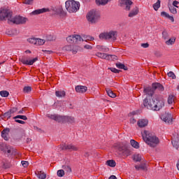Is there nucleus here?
I'll return each mask as SVG.
<instances>
[{
	"mask_svg": "<svg viewBox=\"0 0 179 179\" xmlns=\"http://www.w3.org/2000/svg\"><path fill=\"white\" fill-rule=\"evenodd\" d=\"M143 106L148 110H152L153 111H160L164 107V99L161 96H157L149 101L148 98L143 100Z\"/></svg>",
	"mask_w": 179,
	"mask_h": 179,
	"instance_id": "1",
	"label": "nucleus"
},
{
	"mask_svg": "<svg viewBox=\"0 0 179 179\" xmlns=\"http://www.w3.org/2000/svg\"><path fill=\"white\" fill-rule=\"evenodd\" d=\"M143 139L147 145L151 148H156L159 145V138H157L155 134L150 133L148 131H144L142 134Z\"/></svg>",
	"mask_w": 179,
	"mask_h": 179,
	"instance_id": "2",
	"label": "nucleus"
},
{
	"mask_svg": "<svg viewBox=\"0 0 179 179\" xmlns=\"http://www.w3.org/2000/svg\"><path fill=\"white\" fill-rule=\"evenodd\" d=\"M66 9L69 13H76L77 10H79L80 3L79 1L74 0H68L65 3Z\"/></svg>",
	"mask_w": 179,
	"mask_h": 179,
	"instance_id": "3",
	"label": "nucleus"
},
{
	"mask_svg": "<svg viewBox=\"0 0 179 179\" xmlns=\"http://www.w3.org/2000/svg\"><path fill=\"white\" fill-rule=\"evenodd\" d=\"M46 117L50 120H54L57 122H73V117L69 116H62L57 114H47Z\"/></svg>",
	"mask_w": 179,
	"mask_h": 179,
	"instance_id": "4",
	"label": "nucleus"
},
{
	"mask_svg": "<svg viewBox=\"0 0 179 179\" xmlns=\"http://www.w3.org/2000/svg\"><path fill=\"white\" fill-rule=\"evenodd\" d=\"M87 20L94 24V23H97L99 20H100V13H98L96 10H92L87 14Z\"/></svg>",
	"mask_w": 179,
	"mask_h": 179,
	"instance_id": "5",
	"label": "nucleus"
},
{
	"mask_svg": "<svg viewBox=\"0 0 179 179\" xmlns=\"http://www.w3.org/2000/svg\"><path fill=\"white\" fill-rule=\"evenodd\" d=\"M100 40H108L110 41H115L117 40V31H110L99 34Z\"/></svg>",
	"mask_w": 179,
	"mask_h": 179,
	"instance_id": "6",
	"label": "nucleus"
},
{
	"mask_svg": "<svg viewBox=\"0 0 179 179\" xmlns=\"http://www.w3.org/2000/svg\"><path fill=\"white\" fill-rule=\"evenodd\" d=\"M67 43H69L70 44H79L80 41H83V39L82 36L80 35H70L66 38Z\"/></svg>",
	"mask_w": 179,
	"mask_h": 179,
	"instance_id": "7",
	"label": "nucleus"
},
{
	"mask_svg": "<svg viewBox=\"0 0 179 179\" xmlns=\"http://www.w3.org/2000/svg\"><path fill=\"white\" fill-rule=\"evenodd\" d=\"M96 56L98 57V58H101V59H107V61H115L117 59V56L114 55H109L100 52H96Z\"/></svg>",
	"mask_w": 179,
	"mask_h": 179,
	"instance_id": "8",
	"label": "nucleus"
},
{
	"mask_svg": "<svg viewBox=\"0 0 179 179\" xmlns=\"http://www.w3.org/2000/svg\"><path fill=\"white\" fill-rule=\"evenodd\" d=\"M27 21V18L22 16H15L14 18L10 17L9 22H11L14 24H24Z\"/></svg>",
	"mask_w": 179,
	"mask_h": 179,
	"instance_id": "9",
	"label": "nucleus"
},
{
	"mask_svg": "<svg viewBox=\"0 0 179 179\" xmlns=\"http://www.w3.org/2000/svg\"><path fill=\"white\" fill-rule=\"evenodd\" d=\"M0 150L3 153H6L8 156L13 155V148L6 144H0Z\"/></svg>",
	"mask_w": 179,
	"mask_h": 179,
	"instance_id": "10",
	"label": "nucleus"
},
{
	"mask_svg": "<svg viewBox=\"0 0 179 179\" xmlns=\"http://www.w3.org/2000/svg\"><path fill=\"white\" fill-rule=\"evenodd\" d=\"M10 17H12V12L9 10L2 9L0 10V20H3L7 18L8 22L10 20Z\"/></svg>",
	"mask_w": 179,
	"mask_h": 179,
	"instance_id": "11",
	"label": "nucleus"
},
{
	"mask_svg": "<svg viewBox=\"0 0 179 179\" xmlns=\"http://www.w3.org/2000/svg\"><path fill=\"white\" fill-rule=\"evenodd\" d=\"M61 149L62 150H70L71 152L74 151V152H77V150H79V148L73 145V144H66L64 143L62 145H61Z\"/></svg>",
	"mask_w": 179,
	"mask_h": 179,
	"instance_id": "12",
	"label": "nucleus"
},
{
	"mask_svg": "<svg viewBox=\"0 0 179 179\" xmlns=\"http://www.w3.org/2000/svg\"><path fill=\"white\" fill-rule=\"evenodd\" d=\"M161 120L166 124H173V115H171V113H165L161 116Z\"/></svg>",
	"mask_w": 179,
	"mask_h": 179,
	"instance_id": "13",
	"label": "nucleus"
},
{
	"mask_svg": "<svg viewBox=\"0 0 179 179\" xmlns=\"http://www.w3.org/2000/svg\"><path fill=\"white\" fill-rule=\"evenodd\" d=\"M20 62H22V64H23V65H33V64H34V62H37V61H38V57H35L32 59H26V57H22L21 58H20Z\"/></svg>",
	"mask_w": 179,
	"mask_h": 179,
	"instance_id": "14",
	"label": "nucleus"
},
{
	"mask_svg": "<svg viewBox=\"0 0 179 179\" xmlns=\"http://www.w3.org/2000/svg\"><path fill=\"white\" fill-rule=\"evenodd\" d=\"M120 3L121 6H125V10H131V6L134 2L131 0H120Z\"/></svg>",
	"mask_w": 179,
	"mask_h": 179,
	"instance_id": "15",
	"label": "nucleus"
},
{
	"mask_svg": "<svg viewBox=\"0 0 179 179\" xmlns=\"http://www.w3.org/2000/svg\"><path fill=\"white\" fill-rule=\"evenodd\" d=\"M172 145L176 149H178L179 147V134L176 133L172 138Z\"/></svg>",
	"mask_w": 179,
	"mask_h": 179,
	"instance_id": "16",
	"label": "nucleus"
},
{
	"mask_svg": "<svg viewBox=\"0 0 179 179\" xmlns=\"http://www.w3.org/2000/svg\"><path fill=\"white\" fill-rule=\"evenodd\" d=\"M10 132V129L6 128L1 131V138L4 141H9V133Z\"/></svg>",
	"mask_w": 179,
	"mask_h": 179,
	"instance_id": "17",
	"label": "nucleus"
},
{
	"mask_svg": "<svg viewBox=\"0 0 179 179\" xmlns=\"http://www.w3.org/2000/svg\"><path fill=\"white\" fill-rule=\"evenodd\" d=\"M45 12H50V8H41L34 10L31 15H41V13H45Z\"/></svg>",
	"mask_w": 179,
	"mask_h": 179,
	"instance_id": "18",
	"label": "nucleus"
},
{
	"mask_svg": "<svg viewBox=\"0 0 179 179\" xmlns=\"http://www.w3.org/2000/svg\"><path fill=\"white\" fill-rule=\"evenodd\" d=\"M76 92H77V93H86V92H87V87L83 85H77L76 87Z\"/></svg>",
	"mask_w": 179,
	"mask_h": 179,
	"instance_id": "19",
	"label": "nucleus"
},
{
	"mask_svg": "<svg viewBox=\"0 0 179 179\" xmlns=\"http://www.w3.org/2000/svg\"><path fill=\"white\" fill-rule=\"evenodd\" d=\"M140 128H143L149 124V121L147 119H141L137 122Z\"/></svg>",
	"mask_w": 179,
	"mask_h": 179,
	"instance_id": "20",
	"label": "nucleus"
},
{
	"mask_svg": "<svg viewBox=\"0 0 179 179\" xmlns=\"http://www.w3.org/2000/svg\"><path fill=\"white\" fill-rule=\"evenodd\" d=\"M152 89L155 90H159V92H163L164 90V87L159 83H155L152 84Z\"/></svg>",
	"mask_w": 179,
	"mask_h": 179,
	"instance_id": "21",
	"label": "nucleus"
},
{
	"mask_svg": "<svg viewBox=\"0 0 179 179\" xmlns=\"http://www.w3.org/2000/svg\"><path fill=\"white\" fill-rule=\"evenodd\" d=\"M144 92L145 93V94H148V96H150V97H152V96H153V94H155V89H153V87H147L144 89Z\"/></svg>",
	"mask_w": 179,
	"mask_h": 179,
	"instance_id": "22",
	"label": "nucleus"
},
{
	"mask_svg": "<svg viewBox=\"0 0 179 179\" xmlns=\"http://www.w3.org/2000/svg\"><path fill=\"white\" fill-rule=\"evenodd\" d=\"M138 13H139V8H138V7H135L129 13V17H134V16H136V15H138Z\"/></svg>",
	"mask_w": 179,
	"mask_h": 179,
	"instance_id": "23",
	"label": "nucleus"
},
{
	"mask_svg": "<svg viewBox=\"0 0 179 179\" xmlns=\"http://www.w3.org/2000/svg\"><path fill=\"white\" fill-rule=\"evenodd\" d=\"M117 148L120 150V152H123L127 156H129L131 155V150L128 148H121V146L117 145Z\"/></svg>",
	"mask_w": 179,
	"mask_h": 179,
	"instance_id": "24",
	"label": "nucleus"
},
{
	"mask_svg": "<svg viewBox=\"0 0 179 179\" xmlns=\"http://www.w3.org/2000/svg\"><path fill=\"white\" fill-rule=\"evenodd\" d=\"M97 50L99 51H102L103 52H108L110 51V49L107 48V46L104 45H97L96 46Z\"/></svg>",
	"mask_w": 179,
	"mask_h": 179,
	"instance_id": "25",
	"label": "nucleus"
},
{
	"mask_svg": "<svg viewBox=\"0 0 179 179\" xmlns=\"http://www.w3.org/2000/svg\"><path fill=\"white\" fill-rule=\"evenodd\" d=\"M106 166H109V167H115V166L117 165V164L115 163V161L113 159H109L106 161Z\"/></svg>",
	"mask_w": 179,
	"mask_h": 179,
	"instance_id": "26",
	"label": "nucleus"
},
{
	"mask_svg": "<svg viewBox=\"0 0 179 179\" xmlns=\"http://www.w3.org/2000/svg\"><path fill=\"white\" fill-rule=\"evenodd\" d=\"M130 143L132 148H134V149H139V143H138L136 141L131 139L130 141Z\"/></svg>",
	"mask_w": 179,
	"mask_h": 179,
	"instance_id": "27",
	"label": "nucleus"
},
{
	"mask_svg": "<svg viewBox=\"0 0 179 179\" xmlns=\"http://www.w3.org/2000/svg\"><path fill=\"white\" fill-rule=\"evenodd\" d=\"M115 65L118 68V69H124V71H128V67H127L124 64L117 62L115 64Z\"/></svg>",
	"mask_w": 179,
	"mask_h": 179,
	"instance_id": "28",
	"label": "nucleus"
},
{
	"mask_svg": "<svg viewBox=\"0 0 179 179\" xmlns=\"http://www.w3.org/2000/svg\"><path fill=\"white\" fill-rule=\"evenodd\" d=\"M176 43V37L173 36L166 41V45H173Z\"/></svg>",
	"mask_w": 179,
	"mask_h": 179,
	"instance_id": "29",
	"label": "nucleus"
},
{
	"mask_svg": "<svg viewBox=\"0 0 179 179\" xmlns=\"http://www.w3.org/2000/svg\"><path fill=\"white\" fill-rule=\"evenodd\" d=\"M111 0H96L97 5H107Z\"/></svg>",
	"mask_w": 179,
	"mask_h": 179,
	"instance_id": "30",
	"label": "nucleus"
},
{
	"mask_svg": "<svg viewBox=\"0 0 179 179\" xmlns=\"http://www.w3.org/2000/svg\"><path fill=\"white\" fill-rule=\"evenodd\" d=\"M65 91H56L55 96L57 97H65Z\"/></svg>",
	"mask_w": 179,
	"mask_h": 179,
	"instance_id": "31",
	"label": "nucleus"
},
{
	"mask_svg": "<svg viewBox=\"0 0 179 179\" xmlns=\"http://www.w3.org/2000/svg\"><path fill=\"white\" fill-rule=\"evenodd\" d=\"M38 178L40 179H45L47 178V175L43 171L38 172Z\"/></svg>",
	"mask_w": 179,
	"mask_h": 179,
	"instance_id": "32",
	"label": "nucleus"
},
{
	"mask_svg": "<svg viewBox=\"0 0 179 179\" xmlns=\"http://www.w3.org/2000/svg\"><path fill=\"white\" fill-rule=\"evenodd\" d=\"M45 43V40L41 38H36V45H43Z\"/></svg>",
	"mask_w": 179,
	"mask_h": 179,
	"instance_id": "33",
	"label": "nucleus"
},
{
	"mask_svg": "<svg viewBox=\"0 0 179 179\" xmlns=\"http://www.w3.org/2000/svg\"><path fill=\"white\" fill-rule=\"evenodd\" d=\"M134 162H141L142 160V156L139 154H136L134 156Z\"/></svg>",
	"mask_w": 179,
	"mask_h": 179,
	"instance_id": "34",
	"label": "nucleus"
},
{
	"mask_svg": "<svg viewBox=\"0 0 179 179\" xmlns=\"http://www.w3.org/2000/svg\"><path fill=\"white\" fill-rule=\"evenodd\" d=\"M169 10L171 13H173V15H177V8H176L174 6H170Z\"/></svg>",
	"mask_w": 179,
	"mask_h": 179,
	"instance_id": "35",
	"label": "nucleus"
},
{
	"mask_svg": "<svg viewBox=\"0 0 179 179\" xmlns=\"http://www.w3.org/2000/svg\"><path fill=\"white\" fill-rule=\"evenodd\" d=\"M0 96H1V97H8V96H9V92L6 90L1 91Z\"/></svg>",
	"mask_w": 179,
	"mask_h": 179,
	"instance_id": "36",
	"label": "nucleus"
},
{
	"mask_svg": "<svg viewBox=\"0 0 179 179\" xmlns=\"http://www.w3.org/2000/svg\"><path fill=\"white\" fill-rule=\"evenodd\" d=\"M37 38H29L27 39L28 43H30V44H34L36 45V43H37Z\"/></svg>",
	"mask_w": 179,
	"mask_h": 179,
	"instance_id": "37",
	"label": "nucleus"
},
{
	"mask_svg": "<svg viewBox=\"0 0 179 179\" xmlns=\"http://www.w3.org/2000/svg\"><path fill=\"white\" fill-rule=\"evenodd\" d=\"M17 118H20V120H24V121H27V116L26 115H17L14 117V120H17Z\"/></svg>",
	"mask_w": 179,
	"mask_h": 179,
	"instance_id": "38",
	"label": "nucleus"
},
{
	"mask_svg": "<svg viewBox=\"0 0 179 179\" xmlns=\"http://www.w3.org/2000/svg\"><path fill=\"white\" fill-rule=\"evenodd\" d=\"M159 8H160V0H157V1L153 5L155 10H158Z\"/></svg>",
	"mask_w": 179,
	"mask_h": 179,
	"instance_id": "39",
	"label": "nucleus"
},
{
	"mask_svg": "<svg viewBox=\"0 0 179 179\" xmlns=\"http://www.w3.org/2000/svg\"><path fill=\"white\" fill-rule=\"evenodd\" d=\"M135 169L136 170H139L140 169H141V170H145V169H146V164H141L140 166L136 165Z\"/></svg>",
	"mask_w": 179,
	"mask_h": 179,
	"instance_id": "40",
	"label": "nucleus"
},
{
	"mask_svg": "<svg viewBox=\"0 0 179 179\" xmlns=\"http://www.w3.org/2000/svg\"><path fill=\"white\" fill-rule=\"evenodd\" d=\"M174 103V95H169L168 97V103L173 104Z\"/></svg>",
	"mask_w": 179,
	"mask_h": 179,
	"instance_id": "41",
	"label": "nucleus"
},
{
	"mask_svg": "<svg viewBox=\"0 0 179 179\" xmlns=\"http://www.w3.org/2000/svg\"><path fill=\"white\" fill-rule=\"evenodd\" d=\"M11 116H12V113L9 110L4 113L3 115V118L9 119V118H10Z\"/></svg>",
	"mask_w": 179,
	"mask_h": 179,
	"instance_id": "42",
	"label": "nucleus"
},
{
	"mask_svg": "<svg viewBox=\"0 0 179 179\" xmlns=\"http://www.w3.org/2000/svg\"><path fill=\"white\" fill-rule=\"evenodd\" d=\"M93 40H94V38L91 36H84V39L83 41H93Z\"/></svg>",
	"mask_w": 179,
	"mask_h": 179,
	"instance_id": "43",
	"label": "nucleus"
},
{
	"mask_svg": "<svg viewBox=\"0 0 179 179\" xmlns=\"http://www.w3.org/2000/svg\"><path fill=\"white\" fill-rule=\"evenodd\" d=\"M57 174L58 177H64V176H65V171L62 169H60L57 171Z\"/></svg>",
	"mask_w": 179,
	"mask_h": 179,
	"instance_id": "44",
	"label": "nucleus"
},
{
	"mask_svg": "<svg viewBox=\"0 0 179 179\" xmlns=\"http://www.w3.org/2000/svg\"><path fill=\"white\" fill-rule=\"evenodd\" d=\"M162 38H164V40H169V32H167L166 31H164L162 32Z\"/></svg>",
	"mask_w": 179,
	"mask_h": 179,
	"instance_id": "45",
	"label": "nucleus"
},
{
	"mask_svg": "<svg viewBox=\"0 0 179 179\" xmlns=\"http://www.w3.org/2000/svg\"><path fill=\"white\" fill-rule=\"evenodd\" d=\"M107 93L108 95L109 96V97H111L112 99H114L116 97V95L114 92H113V91L111 90H107Z\"/></svg>",
	"mask_w": 179,
	"mask_h": 179,
	"instance_id": "46",
	"label": "nucleus"
},
{
	"mask_svg": "<svg viewBox=\"0 0 179 179\" xmlns=\"http://www.w3.org/2000/svg\"><path fill=\"white\" fill-rule=\"evenodd\" d=\"M24 93H30L31 92V87H24L23 88Z\"/></svg>",
	"mask_w": 179,
	"mask_h": 179,
	"instance_id": "47",
	"label": "nucleus"
},
{
	"mask_svg": "<svg viewBox=\"0 0 179 179\" xmlns=\"http://www.w3.org/2000/svg\"><path fill=\"white\" fill-rule=\"evenodd\" d=\"M55 36H54L53 35H48L47 36L48 41H55Z\"/></svg>",
	"mask_w": 179,
	"mask_h": 179,
	"instance_id": "48",
	"label": "nucleus"
},
{
	"mask_svg": "<svg viewBox=\"0 0 179 179\" xmlns=\"http://www.w3.org/2000/svg\"><path fill=\"white\" fill-rule=\"evenodd\" d=\"M168 76L169 78H171V79H176V74H174V72L173 71H169L168 73H167Z\"/></svg>",
	"mask_w": 179,
	"mask_h": 179,
	"instance_id": "49",
	"label": "nucleus"
},
{
	"mask_svg": "<svg viewBox=\"0 0 179 179\" xmlns=\"http://www.w3.org/2000/svg\"><path fill=\"white\" fill-rule=\"evenodd\" d=\"M63 50H64V51H72V45H66L63 48Z\"/></svg>",
	"mask_w": 179,
	"mask_h": 179,
	"instance_id": "50",
	"label": "nucleus"
},
{
	"mask_svg": "<svg viewBox=\"0 0 179 179\" xmlns=\"http://www.w3.org/2000/svg\"><path fill=\"white\" fill-rule=\"evenodd\" d=\"M111 72H113V73H120V71L115 69V68H110L109 69Z\"/></svg>",
	"mask_w": 179,
	"mask_h": 179,
	"instance_id": "51",
	"label": "nucleus"
},
{
	"mask_svg": "<svg viewBox=\"0 0 179 179\" xmlns=\"http://www.w3.org/2000/svg\"><path fill=\"white\" fill-rule=\"evenodd\" d=\"M21 164L23 166V167H27L29 166V162L22 161Z\"/></svg>",
	"mask_w": 179,
	"mask_h": 179,
	"instance_id": "52",
	"label": "nucleus"
},
{
	"mask_svg": "<svg viewBox=\"0 0 179 179\" xmlns=\"http://www.w3.org/2000/svg\"><path fill=\"white\" fill-rule=\"evenodd\" d=\"M33 1L34 0H25L24 3H25V5H31V3H33Z\"/></svg>",
	"mask_w": 179,
	"mask_h": 179,
	"instance_id": "53",
	"label": "nucleus"
},
{
	"mask_svg": "<svg viewBox=\"0 0 179 179\" xmlns=\"http://www.w3.org/2000/svg\"><path fill=\"white\" fill-rule=\"evenodd\" d=\"M161 16H164V17H169V14L167 13H166V12H164V11H162V12L161 13Z\"/></svg>",
	"mask_w": 179,
	"mask_h": 179,
	"instance_id": "54",
	"label": "nucleus"
},
{
	"mask_svg": "<svg viewBox=\"0 0 179 179\" xmlns=\"http://www.w3.org/2000/svg\"><path fill=\"white\" fill-rule=\"evenodd\" d=\"M178 5H179V2H178V1H174L173 2V6H174L175 8H178Z\"/></svg>",
	"mask_w": 179,
	"mask_h": 179,
	"instance_id": "55",
	"label": "nucleus"
},
{
	"mask_svg": "<svg viewBox=\"0 0 179 179\" xmlns=\"http://www.w3.org/2000/svg\"><path fill=\"white\" fill-rule=\"evenodd\" d=\"M11 114H13V113H16V111H17V108H13L12 109H10L9 110Z\"/></svg>",
	"mask_w": 179,
	"mask_h": 179,
	"instance_id": "56",
	"label": "nucleus"
},
{
	"mask_svg": "<svg viewBox=\"0 0 179 179\" xmlns=\"http://www.w3.org/2000/svg\"><path fill=\"white\" fill-rule=\"evenodd\" d=\"M141 47H143V48H148L149 47V43H142Z\"/></svg>",
	"mask_w": 179,
	"mask_h": 179,
	"instance_id": "57",
	"label": "nucleus"
},
{
	"mask_svg": "<svg viewBox=\"0 0 179 179\" xmlns=\"http://www.w3.org/2000/svg\"><path fill=\"white\" fill-rule=\"evenodd\" d=\"M15 122H18V124H26V122L23 120H17L15 119Z\"/></svg>",
	"mask_w": 179,
	"mask_h": 179,
	"instance_id": "58",
	"label": "nucleus"
},
{
	"mask_svg": "<svg viewBox=\"0 0 179 179\" xmlns=\"http://www.w3.org/2000/svg\"><path fill=\"white\" fill-rule=\"evenodd\" d=\"M84 48H86V50H92V48H93L90 45H85L84 46Z\"/></svg>",
	"mask_w": 179,
	"mask_h": 179,
	"instance_id": "59",
	"label": "nucleus"
},
{
	"mask_svg": "<svg viewBox=\"0 0 179 179\" xmlns=\"http://www.w3.org/2000/svg\"><path fill=\"white\" fill-rule=\"evenodd\" d=\"M135 122H136V120H135L134 117H131L130 119V124H135Z\"/></svg>",
	"mask_w": 179,
	"mask_h": 179,
	"instance_id": "60",
	"label": "nucleus"
},
{
	"mask_svg": "<svg viewBox=\"0 0 179 179\" xmlns=\"http://www.w3.org/2000/svg\"><path fill=\"white\" fill-rule=\"evenodd\" d=\"M42 51L45 54H52V52L51 50H43Z\"/></svg>",
	"mask_w": 179,
	"mask_h": 179,
	"instance_id": "61",
	"label": "nucleus"
},
{
	"mask_svg": "<svg viewBox=\"0 0 179 179\" xmlns=\"http://www.w3.org/2000/svg\"><path fill=\"white\" fill-rule=\"evenodd\" d=\"M66 170L68 173H71L72 172V169H71L70 166H66Z\"/></svg>",
	"mask_w": 179,
	"mask_h": 179,
	"instance_id": "62",
	"label": "nucleus"
},
{
	"mask_svg": "<svg viewBox=\"0 0 179 179\" xmlns=\"http://www.w3.org/2000/svg\"><path fill=\"white\" fill-rule=\"evenodd\" d=\"M167 19H169V20L174 22V17H173V16L169 15Z\"/></svg>",
	"mask_w": 179,
	"mask_h": 179,
	"instance_id": "63",
	"label": "nucleus"
},
{
	"mask_svg": "<svg viewBox=\"0 0 179 179\" xmlns=\"http://www.w3.org/2000/svg\"><path fill=\"white\" fill-rule=\"evenodd\" d=\"M108 179H117V177H116L115 176H114V175H112V176H110L109 177Z\"/></svg>",
	"mask_w": 179,
	"mask_h": 179,
	"instance_id": "64",
	"label": "nucleus"
}]
</instances>
